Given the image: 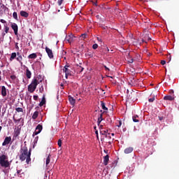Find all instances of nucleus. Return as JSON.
Listing matches in <instances>:
<instances>
[{
    "label": "nucleus",
    "instance_id": "c85d7f7f",
    "mask_svg": "<svg viewBox=\"0 0 179 179\" xmlns=\"http://www.w3.org/2000/svg\"><path fill=\"white\" fill-rule=\"evenodd\" d=\"M15 111H17V113H23V109L22 108H16Z\"/></svg>",
    "mask_w": 179,
    "mask_h": 179
},
{
    "label": "nucleus",
    "instance_id": "de8ad7c7",
    "mask_svg": "<svg viewBox=\"0 0 179 179\" xmlns=\"http://www.w3.org/2000/svg\"><path fill=\"white\" fill-rule=\"evenodd\" d=\"M106 138H111V136H110V133H108L107 134H106Z\"/></svg>",
    "mask_w": 179,
    "mask_h": 179
},
{
    "label": "nucleus",
    "instance_id": "f8f14e48",
    "mask_svg": "<svg viewBox=\"0 0 179 179\" xmlns=\"http://www.w3.org/2000/svg\"><path fill=\"white\" fill-rule=\"evenodd\" d=\"M128 97L129 99H130V100H135V97H136V92H131L130 94H129Z\"/></svg>",
    "mask_w": 179,
    "mask_h": 179
},
{
    "label": "nucleus",
    "instance_id": "473e14b6",
    "mask_svg": "<svg viewBox=\"0 0 179 179\" xmlns=\"http://www.w3.org/2000/svg\"><path fill=\"white\" fill-rule=\"evenodd\" d=\"M92 48L93 50H97V48H99V45H97V43L94 44Z\"/></svg>",
    "mask_w": 179,
    "mask_h": 179
},
{
    "label": "nucleus",
    "instance_id": "20e7f679",
    "mask_svg": "<svg viewBox=\"0 0 179 179\" xmlns=\"http://www.w3.org/2000/svg\"><path fill=\"white\" fill-rule=\"evenodd\" d=\"M41 131H43V125L38 124L36 127V131L34 132L32 136H36V135H38V134H40Z\"/></svg>",
    "mask_w": 179,
    "mask_h": 179
},
{
    "label": "nucleus",
    "instance_id": "a19ab883",
    "mask_svg": "<svg viewBox=\"0 0 179 179\" xmlns=\"http://www.w3.org/2000/svg\"><path fill=\"white\" fill-rule=\"evenodd\" d=\"M34 100H35V101L38 100V96H37V95H34Z\"/></svg>",
    "mask_w": 179,
    "mask_h": 179
},
{
    "label": "nucleus",
    "instance_id": "39448f33",
    "mask_svg": "<svg viewBox=\"0 0 179 179\" xmlns=\"http://www.w3.org/2000/svg\"><path fill=\"white\" fill-rule=\"evenodd\" d=\"M69 65L66 64V66H64L63 69V72H64L65 74L69 75V76H72V71H71V69H69Z\"/></svg>",
    "mask_w": 179,
    "mask_h": 179
},
{
    "label": "nucleus",
    "instance_id": "e2e57ef3",
    "mask_svg": "<svg viewBox=\"0 0 179 179\" xmlns=\"http://www.w3.org/2000/svg\"><path fill=\"white\" fill-rule=\"evenodd\" d=\"M2 131V126H0V132Z\"/></svg>",
    "mask_w": 179,
    "mask_h": 179
},
{
    "label": "nucleus",
    "instance_id": "2f4dec72",
    "mask_svg": "<svg viewBox=\"0 0 179 179\" xmlns=\"http://www.w3.org/2000/svg\"><path fill=\"white\" fill-rule=\"evenodd\" d=\"M57 145L59 148H61V146H62V141L61 139H59L57 141Z\"/></svg>",
    "mask_w": 179,
    "mask_h": 179
},
{
    "label": "nucleus",
    "instance_id": "ea45409f",
    "mask_svg": "<svg viewBox=\"0 0 179 179\" xmlns=\"http://www.w3.org/2000/svg\"><path fill=\"white\" fill-rule=\"evenodd\" d=\"M38 141V136H36V137L34 138V143H37Z\"/></svg>",
    "mask_w": 179,
    "mask_h": 179
},
{
    "label": "nucleus",
    "instance_id": "6e6d98bb",
    "mask_svg": "<svg viewBox=\"0 0 179 179\" xmlns=\"http://www.w3.org/2000/svg\"><path fill=\"white\" fill-rule=\"evenodd\" d=\"M21 172H22L21 170H18V171H17V174H20Z\"/></svg>",
    "mask_w": 179,
    "mask_h": 179
},
{
    "label": "nucleus",
    "instance_id": "0eeeda50",
    "mask_svg": "<svg viewBox=\"0 0 179 179\" xmlns=\"http://www.w3.org/2000/svg\"><path fill=\"white\" fill-rule=\"evenodd\" d=\"M11 29L14 31V34L17 36V31L19 30V27H17V24L16 23H11Z\"/></svg>",
    "mask_w": 179,
    "mask_h": 179
},
{
    "label": "nucleus",
    "instance_id": "49530a36",
    "mask_svg": "<svg viewBox=\"0 0 179 179\" xmlns=\"http://www.w3.org/2000/svg\"><path fill=\"white\" fill-rule=\"evenodd\" d=\"M6 35V33L5 31H3L1 33V36H2L3 38V37H5Z\"/></svg>",
    "mask_w": 179,
    "mask_h": 179
},
{
    "label": "nucleus",
    "instance_id": "1a4fd4ad",
    "mask_svg": "<svg viewBox=\"0 0 179 179\" xmlns=\"http://www.w3.org/2000/svg\"><path fill=\"white\" fill-rule=\"evenodd\" d=\"M125 155H129V153H132V152H134V148L132 147H129L127 148L124 150Z\"/></svg>",
    "mask_w": 179,
    "mask_h": 179
},
{
    "label": "nucleus",
    "instance_id": "ddd939ff",
    "mask_svg": "<svg viewBox=\"0 0 179 179\" xmlns=\"http://www.w3.org/2000/svg\"><path fill=\"white\" fill-rule=\"evenodd\" d=\"M69 101L71 106H75V103H76V99H75L71 96H69Z\"/></svg>",
    "mask_w": 179,
    "mask_h": 179
},
{
    "label": "nucleus",
    "instance_id": "7ed1b4c3",
    "mask_svg": "<svg viewBox=\"0 0 179 179\" xmlns=\"http://www.w3.org/2000/svg\"><path fill=\"white\" fill-rule=\"evenodd\" d=\"M8 155H0V166L1 167H3L4 169H9L10 167V162L8 159Z\"/></svg>",
    "mask_w": 179,
    "mask_h": 179
},
{
    "label": "nucleus",
    "instance_id": "f03ea898",
    "mask_svg": "<svg viewBox=\"0 0 179 179\" xmlns=\"http://www.w3.org/2000/svg\"><path fill=\"white\" fill-rule=\"evenodd\" d=\"M40 79H41V76H38L37 78H34L31 84L28 86V92L30 93H34L36 89H37L38 85L43 82V80Z\"/></svg>",
    "mask_w": 179,
    "mask_h": 179
},
{
    "label": "nucleus",
    "instance_id": "f3484780",
    "mask_svg": "<svg viewBox=\"0 0 179 179\" xmlns=\"http://www.w3.org/2000/svg\"><path fill=\"white\" fill-rule=\"evenodd\" d=\"M26 76L27 79H31V71L28 68L26 69Z\"/></svg>",
    "mask_w": 179,
    "mask_h": 179
},
{
    "label": "nucleus",
    "instance_id": "423d86ee",
    "mask_svg": "<svg viewBox=\"0 0 179 179\" xmlns=\"http://www.w3.org/2000/svg\"><path fill=\"white\" fill-rule=\"evenodd\" d=\"M12 142V137L7 136L5 138L4 141L2 143V146H6V145H9Z\"/></svg>",
    "mask_w": 179,
    "mask_h": 179
},
{
    "label": "nucleus",
    "instance_id": "9d476101",
    "mask_svg": "<svg viewBox=\"0 0 179 179\" xmlns=\"http://www.w3.org/2000/svg\"><path fill=\"white\" fill-rule=\"evenodd\" d=\"M164 100H166L168 101H173L174 100V95H166L164 97Z\"/></svg>",
    "mask_w": 179,
    "mask_h": 179
},
{
    "label": "nucleus",
    "instance_id": "58836bf2",
    "mask_svg": "<svg viewBox=\"0 0 179 179\" xmlns=\"http://www.w3.org/2000/svg\"><path fill=\"white\" fill-rule=\"evenodd\" d=\"M101 135H103L104 136H106V134H107V131H101Z\"/></svg>",
    "mask_w": 179,
    "mask_h": 179
},
{
    "label": "nucleus",
    "instance_id": "0e129e2a",
    "mask_svg": "<svg viewBox=\"0 0 179 179\" xmlns=\"http://www.w3.org/2000/svg\"><path fill=\"white\" fill-rule=\"evenodd\" d=\"M61 87H64V84H61Z\"/></svg>",
    "mask_w": 179,
    "mask_h": 179
},
{
    "label": "nucleus",
    "instance_id": "9b49d317",
    "mask_svg": "<svg viewBox=\"0 0 179 179\" xmlns=\"http://www.w3.org/2000/svg\"><path fill=\"white\" fill-rule=\"evenodd\" d=\"M20 131H22V127H17L16 129H15V136L17 137L19 135H20Z\"/></svg>",
    "mask_w": 179,
    "mask_h": 179
},
{
    "label": "nucleus",
    "instance_id": "cd10ccee",
    "mask_svg": "<svg viewBox=\"0 0 179 179\" xmlns=\"http://www.w3.org/2000/svg\"><path fill=\"white\" fill-rule=\"evenodd\" d=\"M85 69V68L80 66H78V71L80 73L83 72V70Z\"/></svg>",
    "mask_w": 179,
    "mask_h": 179
},
{
    "label": "nucleus",
    "instance_id": "7c9ffc66",
    "mask_svg": "<svg viewBox=\"0 0 179 179\" xmlns=\"http://www.w3.org/2000/svg\"><path fill=\"white\" fill-rule=\"evenodd\" d=\"M86 37H87V34H83L80 36L81 40H85V38H86Z\"/></svg>",
    "mask_w": 179,
    "mask_h": 179
},
{
    "label": "nucleus",
    "instance_id": "2eb2a0df",
    "mask_svg": "<svg viewBox=\"0 0 179 179\" xmlns=\"http://www.w3.org/2000/svg\"><path fill=\"white\" fill-rule=\"evenodd\" d=\"M109 160H110V156H108V155H106L103 157V164H104V166H107V164H108Z\"/></svg>",
    "mask_w": 179,
    "mask_h": 179
},
{
    "label": "nucleus",
    "instance_id": "5701e85b",
    "mask_svg": "<svg viewBox=\"0 0 179 179\" xmlns=\"http://www.w3.org/2000/svg\"><path fill=\"white\" fill-rule=\"evenodd\" d=\"M50 162H51V155H49L48 156V157L46 158V162H45L46 167H47V166H48L50 164Z\"/></svg>",
    "mask_w": 179,
    "mask_h": 179
},
{
    "label": "nucleus",
    "instance_id": "3c124183",
    "mask_svg": "<svg viewBox=\"0 0 179 179\" xmlns=\"http://www.w3.org/2000/svg\"><path fill=\"white\" fill-rule=\"evenodd\" d=\"M167 58H168V59H169V61H171V55H168L167 56Z\"/></svg>",
    "mask_w": 179,
    "mask_h": 179
},
{
    "label": "nucleus",
    "instance_id": "69168bd1",
    "mask_svg": "<svg viewBox=\"0 0 179 179\" xmlns=\"http://www.w3.org/2000/svg\"><path fill=\"white\" fill-rule=\"evenodd\" d=\"M111 135H112L113 136H114V133H112Z\"/></svg>",
    "mask_w": 179,
    "mask_h": 179
},
{
    "label": "nucleus",
    "instance_id": "864d4df0",
    "mask_svg": "<svg viewBox=\"0 0 179 179\" xmlns=\"http://www.w3.org/2000/svg\"><path fill=\"white\" fill-rule=\"evenodd\" d=\"M105 51L106 52V54H107V52H108V51H110V50L108 49V48H106Z\"/></svg>",
    "mask_w": 179,
    "mask_h": 179
},
{
    "label": "nucleus",
    "instance_id": "13d9d810",
    "mask_svg": "<svg viewBox=\"0 0 179 179\" xmlns=\"http://www.w3.org/2000/svg\"><path fill=\"white\" fill-rule=\"evenodd\" d=\"M2 73V72L0 71V82H1V80H2V78H1V74Z\"/></svg>",
    "mask_w": 179,
    "mask_h": 179
},
{
    "label": "nucleus",
    "instance_id": "6ab92c4d",
    "mask_svg": "<svg viewBox=\"0 0 179 179\" xmlns=\"http://www.w3.org/2000/svg\"><path fill=\"white\" fill-rule=\"evenodd\" d=\"M29 59H36L37 58V55L36 53H32L28 56Z\"/></svg>",
    "mask_w": 179,
    "mask_h": 179
},
{
    "label": "nucleus",
    "instance_id": "f704fd0d",
    "mask_svg": "<svg viewBox=\"0 0 179 179\" xmlns=\"http://www.w3.org/2000/svg\"><path fill=\"white\" fill-rule=\"evenodd\" d=\"M13 120L14 122L16 123V122H20V120H22V118H20V119H18V120H16V119L15 118V116H13Z\"/></svg>",
    "mask_w": 179,
    "mask_h": 179
},
{
    "label": "nucleus",
    "instance_id": "b1692460",
    "mask_svg": "<svg viewBox=\"0 0 179 179\" xmlns=\"http://www.w3.org/2000/svg\"><path fill=\"white\" fill-rule=\"evenodd\" d=\"M37 117H38V111H35L32 115V120H37Z\"/></svg>",
    "mask_w": 179,
    "mask_h": 179
},
{
    "label": "nucleus",
    "instance_id": "680f3d73",
    "mask_svg": "<svg viewBox=\"0 0 179 179\" xmlns=\"http://www.w3.org/2000/svg\"><path fill=\"white\" fill-rule=\"evenodd\" d=\"M170 93H171V94H173V93H174V91L171 90Z\"/></svg>",
    "mask_w": 179,
    "mask_h": 179
},
{
    "label": "nucleus",
    "instance_id": "8fccbe9b",
    "mask_svg": "<svg viewBox=\"0 0 179 179\" xmlns=\"http://www.w3.org/2000/svg\"><path fill=\"white\" fill-rule=\"evenodd\" d=\"M103 67L105 68L106 71H110V69H108L107 66H103Z\"/></svg>",
    "mask_w": 179,
    "mask_h": 179
},
{
    "label": "nucleus",
    "instance_id": "bb28decb",
    "mask_svg": "<svg viewBox=\"0 0 179 179\" xmlns=\"http://www.w3.org/2000/svg\"><path fill=\"white\" fill-rule=\"evenodd\" d=\"M103 121V113L100 115V117L98 118V123L100 124Z\"/></svg>",
    "mask_w": 179,
    "mask_h": 179
},
{
    "label": "nucleus",
    "instance_id": "5fc2aeb1",
    "mask_svg": "<svg viewBox=\"0 0 179 179\" xmlns=\"http://www.w3.org/2000/svg\"><path fill=\"white\" fill-rule=\"evenodd\" d=\"M68 76H69V74H65L66 79H68Z\"/></svg>",
    "mask_w": 179,
    "mask_h": 179
},
{
    "label": "nucleus",
    "instance_id": "a18cd8bd",
    "mask_svg": "<svg viewBox=\"0 0 179 179\" xmlns=\"http://www.w3.org/2000/svg\"><path fill=\"white\" fill-rule=\"evenodd\" d=\"M161 64H162V65H166V60H162V61H161Z\"/></svg>",
    "mask_w": 179,
    "mask_h": 179
},
{
    "label": "nucleus",
    "instance_id": "393cba45",
    "mask_svg": "<svg viewBox=\"0 0 179 179\" xmlns=\"http://www.w3.org/2000/svg\"><path fill=\"white\" fill-rule=\"evenodd\" d=\"M136 118H139V116H138V115H136L133 116L132 120H133L134 122H139V120H138Z\"/></svg>",
    "mask_w": 179,
    "mask_h": 179
},
{
    "label": "nucleus",
    "instance_id": "c9c22d12",
    "mask_svg": "<svg viewBox=\"0 0 179 179\" xmlns=\"http://www.w3.org/2000/svg\"><path fill=\"white\" fill-rule=\"evenodd\" d=\"M39 92L40 93H43V92H44V87H43V85L39 88Z\"/></svg>",
    "mask_w": 179,
    "mask_h": 179
},
{
    "label": "nucleus",
    "instance_id": "c03bdc74",
    "mask_svg": "<svg viewBox=\"0 0 179 179\" xmlns=\"http://www.w3.org/2000/svg\"><path fill=\"white\" fill-rule=\"evenodd\" d=\"M15 48H16V50H19V43H15Z\"/></svg>",
    "mask_w": 179,
    "mask_h": 179
},
{
    "label": "nucleus",
    "instance_id": "603ef678",
    "mask_svg": "<svg viewBox=\"0 0 179 179\" xmlns=\"http://www.w3.org/2000/svg\"><path fill=\"white\" fill-rule=\"evenodd\" d=\"M16 55H17V57H21L22 56V55H20V52H17L16 53Z\"/></svg>",
    "mask_w": 179,
    "mask_h": 179
},
{
    "label": "nucleus",
    "instance_id": "79ce46f5",
    "mask_svg": "<svg viewBox=\"0 0 179 179\" xmlns=\"http://www.w3.org/2000/svg\"><path fill=\"white\" fill-rule=\"evenodd\" d=\"M128 63L129 64H133L134 63V59H130L129 60H128Z\"/></svg>",
    "mask_w": 179,
    "mask_h": 179
},
{
    "label": "nucleus",
    "instance_id": "37998d69",
    "mask_svg": "<svg viewBox=\"0 0 179 179\" xmlns=\"http://www.w3.org/2000/svg\"><path fill=\"white\" fill-rule=\"evenodd\" d=\"M10 79H12V80H15V79H16V76H10Z\"/></svg>",
    "mask_w": 179,
    "mask_h": 179
},
{
    "label": "nucleus",
    "instance_id": "a878e982",
    "mask_svg": "<svg viewBox=\"0 0 179 179\" xmlns=\"http://www.w3.org/2000/svg\"><path fill=\"white\" fill-rule=\"evenodd\" d=\"M15 58H16V52H13L10 57V61H13V59H15Z\"/></svg>",
    "mask_w": 179,
    "mask_h": 179
},
{
    "label": "nucleus",
    "instance_id": "e433bc0d",
    "mask_svg": "<svg viewBox=\"0 0 179 179\" xmlns=\"http://www.w3.org/2000/svg\"><path fill=\"white\" fill-rule=\"evenodd\" d=\"M64 2V0H58L57 3L59 6H61L62 5V3Z\"/></svg>",
    "mask_w": 179,
    "mask_h": 179
},
{
    "label": "nucleus",
    "instance_id": "72a5a7b5",
    "mask_svg": "<svg viewBox=\"0 0 179 179\" xmlns=\"http://www.w3.org/2000/svg\"><path fill=\"white\" fill-rule=\"evenodd\" d=\"M154 100H156V98L155 96H153L152 98L149 99L148 101L150 103H153Z\"/></svg>",
    "mask_w": 179,
    "mask_h": 179
},
{
    "label": "nucleus",
    "instance_id": "6e6552de",
    "mask_svg": "<svg viewBox=\"0 0 179 179\" xmlns=\"http://www.w3.org/2000/svg\"><path fill=\"white\" fill-rule=\"evenodd\" d=\"M45 51L49 57V58L52 59L54 58V53H52V50L50 49V48L46 47Z\"/></svg>",
    "mask_w": 179,
    "mask_h": 179
},
{
    "label": "nucleus",
    "instance_id": "dca6fc26",
    "mask_svg": "<svg viewBox=\"0 0 179 179\" xmlns=\"http://www.w3.org/2000/svg\"><path fill=\"white\" fill-rule=\"evenodd\" d=\"M6 87L5 86L1 87V96L3 97H6Z\"/></svg>",
    "mask_w": 179,
    "mask_h": 179
},
{
    "label": "nucleus",
    "instance_id": "a211bd4d",
    "mask_svg": "<svg viewBox=\"0 0 179 179\" xmlns=\"http://www.w3.org/2000/svg\"><path fill=\"white\" fill-rule=\"evenodd\" d=\"M20 15L22 16V17H29V13L24 10L20 11Z\"/></svg>",
    "mask_w": 179,
    "mask_h": 179
},
{
    "label": "nucleus",
    "instance_id": "bf43d9fd",
    "mask_svg": "<svg viewBox=\"0 0 179 179\" xmlns=\"http://www.w3.org/2000/svg\"><path fill=\"white\" fill-rule=\"evenodd\" d=\"M97 40H98V41H101V38H97Z\"/></svg>",
    "mask_w": 179,
    "mask_h": 179
},
{
    "label": "nucleus",
    "instance_id": "4468645a",
    "mask_svg": "<svg viewBox=\"0 0 179 179\" xmlns=\"http://www.w3.org/2000/svg\"><path fill=\"white\" fill-rule=\"evenodd\" d=\"M75 40V36H68L66 37V41H68L70 44L71 43L73 42V41Z\"/></svg>",
    "mask_w": 179,
    "mask_h": 179
},
{
    "label": "nucleus",
    "instance_id": "aec40b11",
    "mask_svg": "<svg viewBox=\"0 0 179 179\" xmlns=\"http://www.w3.org/2000/svg\"><path fill=\"white\" fill-rule=\"evenodd\" d=\"M44 104H45V95H43V98H42V100H41V101L40 103H39V106H40V107H43V106Z\"/></svg>",
    "mask_w": 179,
    "mask_h": 179
},
{
    "label": "nucleus",
    "instance_id": "4be33fe9",
    "mask_svg": "<svg viewBox=\"0 0 179 179\" xmlns=\"http://www.w3.org/2000/svg\"><path fill=\"white\" fill-rule=\"evenodd\" d=\"M101 108L104 110V111L108 110V108L106 107V103L104 102L101 101Z\"/></svg>",
    "mask_w": 179,
    "mask_h": 179
},
{
    "label": "nucleus",
    "instance_id": "774afa93",
    "mask_svg": "<svg viewBox=\"0 0 179 179\" xmlns=\"http://www.w3.org/2000/svg\"><path fill=\"white\" fill-rule=\"evenodd\" d=\"M143 43H145V40H142Z\"/></svg>",
    "mask_w": 179,
    "mask_h": 179
},
{
    "label": "nucleus",
    "instance_id": "4c0bfd02",
    "mask_svg": "<svg viewBox=\"0 0 179 179\" xmlns=\"http://www.w3.org/2000/svg\"><path fill=\"white\" fill-rule=\"evenodd\" d=\"M4 32H6V34H8V32H9V28H8V27H5V31H4Z\"/></svg>",
    "mask_w": 179,
    "mask_h": 179
},
{
    "label": "nucleus",
    "instance_id": "4d7b16f0",
    "mask_svg": "<svg viewBox=\"0 0 179 179\" xmlns=\"http://www.w3.org/2000/svg\"><path fill=\"white\" fill-rule=\"evenodd\" d=\"M159 121H162L163 120V117H159Z\"/></svg>",
    "mask_w": 179,
    "mask_h": 179
},
{
    "label": "nucleus",
    "instance_id": "412c9836",
    "mask_svg": "<svg viewBox=\"0 0 179 179\" xmlns=\"http://www.w3.org/2000/svg\"><path fill=\"white\" fill-rule=\"evenodd\" d=\"M16 60H17L18 62H20V65H23V62H22V61H23V57H22V56H18V57H16Z\"/></svg>",
    "mask_w": 179,
    "mask_h": 179
},
{
    "label": "nucleus",
    "instance_id": "c756f323",
    "mask_svg": "<svg viewBox=\"0 0 179 179\" xmlns=\"http://www.w3.org/2000/svg\"><path fill=\"white\" fill-rule=\"evenodd\" d=\"M13 17H14V19H15V20H18V19H17V13L14 12L13 13Z\"/></svg>",
    "mask_w": 179,
    "mask_h": 179
},
{
    "label": "nucleus",
    "instance_id": "338daca9",
    "mask_svg": "<svg viewBox=\"0 0 179 179\" xmlns=\"http://www.w3.org/2000/svg\"><path fill=\"white\" fill-rule=\"evenodd\" d=\"M96 135H97V134H99V132L96 131Z\"/></svg>",
    "mask_w": 179,
    "mask_h": 179
},
{
    "label": "nucleus",
    "instance_id": "09e8293b",
    "mask_svg": "<svg viewBox=\"0 0 179 179\" xmlns=\"http://www.w3.org/2000/svg\"><path fill=\"white\" fill-rule=\"evenodd\" d=\"M122 125V122L119 121V124L117 125L118 128Z\"/></svg>",
    "mask_w": 179,
    "mask_h": 179
},
{
    "label": "nucleus",
    "instance_id": "f257e3e1",
    "mask_svg": "<svg viewBox=\"0 0 179 179\" xmlns=\"http://www.w3.org/2000/svg\"><path fill=\"white\" fill-rule=\"evenodd\" d=\"M20 152V160H21V162H24V160H26V163L29 164V163L31 162V158H30L31 156V149L30 148L29 150L27 146L25 145L21 148Z\"/></svg>",
    "mask_w": 179,
    "mask_h": 179
},
{
    "label": "nucleus",
    "instance_id": "052dcab7",
    "mask_svg": "<svg viewBox=\"0 0 179 179\" xmlns=\"http://www.w3.org/2000/svg\"><path fill=\"white\" fill-rule=\"evenodd\" d=\"M1 23H5V21L3 20H1Z\"/></svg>",
    "mask_w": 179,
    "mask_h": 179
}]
</instances>
